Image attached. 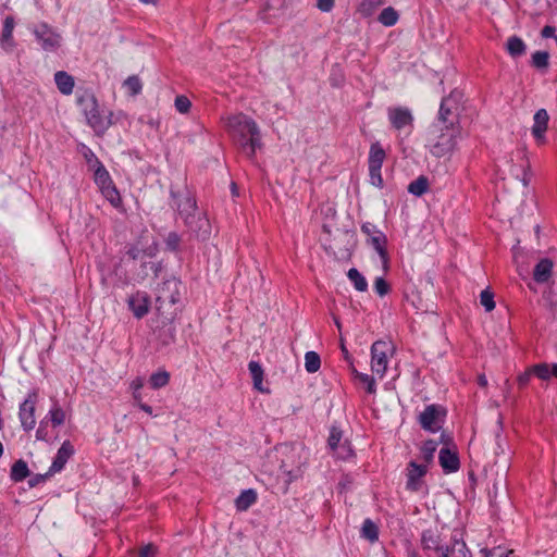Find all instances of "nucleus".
<instances>
[{"mask_svg": "<svg viewBox=\"0 0 557 557\" xmlns=\"http://www.w3.org/2000/svg\"><path fill=\"white\" fill-rule=\"evenodd\" d=\"M530 369L541 380H548L553 373V370L550 371L546 363H540Z\"/></svg>", "mask_w": 557, "mask_h": 557, "instance_id": "nucleus-44", "label": "nucleus"}, {"mask_svg": "<svg viewBox=\"0 0 557 557\" xmlns=\"http://www.w3.org/2000/svg\"><path fill=\"white\" fill-rule=\"evenodd\" d=\"M371 178H372V182H371L372 185L377 186V187L382 186V184H383L382 176H371Z\"/></svg>", "mask_w": 557, "mask_h": 557, "instance_id": "nucleus-59", "label": "nucleus"}, {"mask_svg": "<svg viewBox=\"0 0 557 557\" xmlns=\"http://www.w3.org/2000/svg\"><path fill=\"white\" fill-rule=\"evenodd\" d=\"M157 251L158 245L154 239L143 237L126 253L132 260L143 261L145 269L149 268L157 275L159 264L153 261H145L146 258H152Z\"/></svg>", "mask_w": 557, "mask_h": 557, "instance_id": "nucleus-7", "label": "nucleus"}, {"mask_svg": "<svg viewBox=\"0 0 557 557\" xmlns=\"http://www.w3.org/2000/svg\"><path fill=\"white\" fill-rule=\"evenodd\" d=\"M554 262L548 258L541 259L533 270V278L536 283L543 284L549 281L553 274Z\"/></svg>", "mask_w": 557, "mask_h": 557, "instance_id": "nucleus-23", "label": "nucleus"}, {"mask_svg": "<svg viewBox=\"0 0 557 557\" xmlns=\"http://www.w3.org/2000/svg\"><path fill=\"white\" fill-rule=\"evenodd\" d=\"M509 184L510 186L525 188L529 182L525 176H511Z\"/></svg>", "mask_w": 557, "mask_h": 557, "instance_id": "nucleus-52", "label": "nucleus"}, {"mask_svg": "<svg viewBox=\"0 0 557 557\" xmlns=\"http://www.w3.org/2000/svg\"><path fill=\"white\" fill-rule=\"evenodd\" d=\"M531 374V369H529L518 376V384L520 387H524L529 383Z\"/></svg>", "mask_w": 557, "mask_h": 557, "instance_id": "nucleus-55", "label": "nucleus"}, {"mask_svg": "<svg viewBox=\"0 0 557 557\" xmlns=\"http://www.w3.org/2000/svg\"><path fill=\"white\" fill-rule=\"evenodd\" d=\"M424 549L435 550L440 557H448V546L442 544L441 535L436 531L428 530L422 535Z\"/></svg>", "mask_w": 557, "mask_h": 557, "instance_id": "nucleus-19", "label": "nucleus"}, {"mask_svg": "<svg viewBox=\"0 0 557 557\" xmlns=\"http://www.w3.org/2000/svg\"><path fill=\"white\" fill-rule=\"evenodd\" d=\"M226 129L242 152L248 158L255 157L256 149L261 146L260 133L256 122L244 113L231 115L226 121Z\"/></svg>", "mask_w": 557, "mask_h": 557, "instance_id": "nucleus-1", "label": "nucleus"}, {"mask_svg": "<svg viewBox=\"0 0 557 557\" xmlns=\"http://www.w3.org/2000/svg\"><path fill=\"white\" fill-rule=\"evenodd\" d=\"M462 99V92L454 89L442 99L438 110V121L442 127H460L459 123V103Z\"/></svg>", "mask_w": 557, "mask_h": 557, "instance_id": "nucleus-5", "label": "nucleus"}, {"mask_svg": "<svg viewBox=\"0 0 557 557\" xmlns=\"http://www.w3.org/2000/svg\"><path fill=\"white\" fill-rule=\"evenodd\" d=\"M78 150L85 159L88 172H92V174H109L103 164L99 161V159L89 147L82 144Z\"/></svg>", "mask_w": 557, "mask_h": 557, "instance_id": "nucleus-21", "label": "nucleus"}, {"mask_svg": "<svg viewBox=\"0 0 557 557\" xmlns=\"http://www.w3.org/2000/svg\"><path fill=\"white\" fill-rule=\"evenodd\" d=\"M387 117L391 127L397 132L398 135L408 137L413 131V115L407 107H389L387 109Z\"/></svg>", "mask_w": 557, "mask_h": 557, "instance_id": "nucleus-8", "label": "nucleus"}, {"mask_svg": "<svg viewBox=\"0 0 557 557\" xmlns=\"http://www.w3.org/2000/svg\"><path fill=\"white\" fill-rule=\"evenodd\" d=\"M532 135L539 145L545 143V133L548 127L549 115L545 109H540L533 116Z\"/></svg>", "mask_w": 557, "mask_h": 557, "instance_id": "nucleus-16", "label": "nucleus"}, {"mask_svg": "<svg viewBox=\"0 0 557 557\" xmlns=\"http://www.w3.org/2000/svg\"><path fill=\"white\" fill-rule=\"evenodd\" d=\"M506 50L510 57L519 58L527 52V45L520 37L513 35L507 39Z\"/></svg>", "mask_w": 557, "mask_h": 557, "instance_id": "nucleus-27", "label": "nucleus"}, {"mask_svg": "<svg viewBox=\"0 0 557 557\" xmlns=\"http://www.w3.org/2000/svg\"><path fill=\"white\" fill-rule=\"evenodd\" d=\"M231 188H232V194L234 196H238L237 186L235 183H232Z\"/></svg>", "mask_w": 557, "mask_h": 557, "instance_id": "nucleus-61", "label": "nucleus"}, {"mask_svg": "<svg viewBox=\"0 0 557 557\" xmlns=\"http://www.w3.org/2000/svg\"><path fill=\"white\" fill-rule=\"evenodd\" d=\"M480 301L486 311H492L495 308L494 295L487 289L481 292Z\"/></svg>", "mask_w": 557, "mask_h": 557, "instance_id": "nucleus-45", "label": "nucleus"}, {"mask_svg": "<svg viewBox=\"0 0 557 557\" xmlns=\"http://www.w3.org/2000/svg\"><path fill=\"white\" fill-rule=\"evenodd\" d=\"M350 256V252L349 250H346L345 252H343L341 256H336L337 258L339 259H344V258H348Z\"/></svg>", "mask_w": 557, "mask_h": 557, "instance_id": "nucleus-62", "label": "nucleus"}, {"mask_svg": "<svg viewBox=\"0 0 557 557\" xmlns=\"http://www.w3.org/2000/svg\"><path fill=\"white\" fill-rule=\"evenodd\" d=\"M374 289L380 296H385L389 292V286L384 278L377 277L374 282Z\"/></svg>", "mask_w": 557, "mask_h": 557, "instance_id": "nucleus-50", "label": "nucleus"}, {"mask_svg": "<svg viewBox=\"0 0 557 557\" xmlns=\"http://www.w3.org/2000/svg\"><path fill=\"white\" fill-rule=\"evenodd\" d=\"M138 407L144 410L145 412L151 414L152 413V408L146 404H143L141 400L137 403Z\"/></svg>", "mask_w": 557, "mask_h": 557, "instance_id": "nucleus-58", "label": "nucleus"}, {"mask_svg": "<svg viewBox=\"0 0 557 557\" xmlns=\"http://www.w3.org/2000/svg\"><path fill=\"white\" fill-rule=\"evenodd\" d=\"M248 368L253 381V387L261 393H269V389L263 387V370L261 366L257 361H250Z\"/></svg>", "mask_w": 557, "mask_h": 557, "instance_id": "nucleus-28", "label": "nucleus"}, {"mask_svg": "<svg viewBox=\"0 0 557 557\" xmlns=\"http://www.w3.org/2000/svg\"><path fill=\"white\" fill-rule=\"evenodd\" d=\"M157 547L152 544L145 545L138 554V557H156Z\"/></svg>", "mask_w": 557, "mask_h": 557, "instance_id": "nucleus-51", "label": "nucleus"}, {"mask_svg": "<svg viewBox=\"0 0 557 557\" xmlns=\"http://www.w3.org/2000/svg\"><path fill=\"white\" fill-rule=\"evenodd\" d=\"M398 18H399L398 12L393 7H387L381 11V13L377 17V21L382 25L391 27V26H394L398 22Z\"/></svg>", "mask_w": 557, "mask_h": 557, "instance_id": "nucleus-29", "label": "nucleus"}, {"mask_svg": "<svg viewBox=\"0 0 557 557\" xmlns=\"http://www.w3.org/2000/svg\"><path fill=\"white\" fill-rule=\"evenodd\" d=\"M95 181L99 186L102 195L111 202V205L115 208L120 207L122 199L120 193L111 180V176H96Z\"/></svg>", "mask_w": 557, "mask_h": 557, "instance_id": "nucleus-14", "label": "nucleus"}, {"mask_svg": "<svg viewBox=\"0 0 557 557\" xmlns=\"http://www.w3.org/2000/svg\"><path fill=\"white\" fill-rule=\"evenodd\" d=\"M440 463L445 472H455L459 468V459L456 451L449 447H444L440 450Z\"/></svg>", "mask_w": 557, "mask_h": 557, "instance_id": "nucleus-24", "label": "nucleus"}, {"mask_svg": "<svg viewBox=\"0 0 557 557\" xmlns=\"http://www.w3.org/2000/svg\"><path fill=\"white\" fill-rule=\"evenodd\" d=\"M191 102L186 96H177L175 98V108L181 113H187L190 110Z\"/></svg>", "mask_w": 557, "mask_h": 557, "instance_id": "nucleus-46", "label": "nucleus"}, {"mask_svg": "<svg viewBox=\"0 0 557 557\" xmlns=\"http://www.w3.org/2000/svg\"><path fill=\"white\" fill-rule=\"evenodd\" d=\"M383 2V0H362L358 5L357 12L364 18L370 17Z\"/></svg>", "mask_w": 557, "mask_h": 557, "instance_id": "nucleus-30", "label": "nucleus"}, {"mask_svg": "<svg viewBox=\"0 0 557 557\" xmlns=\"http://www.w3.org/2000/svg\"><path fill=\"white\" fill-rule=\"evenodd\" d=\"M342 431L336 428H332L327 440L329 446L332 450H336L337 446L341 445Z\"/></svg>", "mask_w": 557, "mask_h": 557, "instance_id": "nucleus-47", "label": "nucleus"}, {"mask_svg": "<svg viewBox=\"0 0 557 557\" xmlns=\"http://www.w3.org/2000/svg\"><path fill=\"white\" fill-rule=\"evenodd\" d=\"M362 535L371 542L377 540V527L371 521L366 520L362 525Z\"/></svg>", "mask_w": 557, "mask_h": 557, "instance_id": "nucleus-41", "label": "nucleus"}, {"mask_svg": "<svg viewBox=\"0 0 557 557\" xmlns=\"http://www.w3.org/2000/svg\"><path fill=\"white\" fill-rule=\"evenodd\" d=\"M143 386H144V380L140 377L133 380L131 383V388L133 389V396H134L136 403L141 400V394L139 391Z\"/></svg>", "mask_w": 557, "mask_h": 557, "instance_id": "nucleus-48", "label": "nucleus"}, {"mask_svg": "<svg viewBox=\"0 0 557 557\" xmlns=\"http://www.w3.org/2000/svg\"><path fill=\"white\" fill-rule=\"evenodd\" d=\"M445 413L442 407L430 405L420 413V424L426 431L436 432L442 428Z\"/></svg>", "mask_w": 557, "mask_h": 557, "instance_id": "nucleus-10", "label": "nucleus"}, {"mask_svg": "<svg viewBox=\"0 0 557 557\" xmlns=\"http://www.w3.org/2000/svg\"><path fill=\"white\" fill-rule=\"evenodd\" d=\"M49 414L53 426L63 424L66 418L64 410L58 405L53 406Z\"/></svg>", "mask_w": 557, "mask_h": 557, "instance_id": "nucleus-42", "label": "nucleus"}, {"mask_svg": "<svg viewBox=\"0 0 557 557\" xmlns=\"http://www.w3.org/2000/svg\"><path fill=\"white\" fill-rule=\"evenodd\" d=\"M430 182L425 176H419L416 181L409 184L408 191L414 196H422L428 191Z\"/></svg>", "mask_w": 557, "mask_h": 557, "instance_id": "nucleus-33", "label": "nucleus"}, {"mask_svg": "<svg viewBox=\"0 0 557 557\" xmlns=\"http://www.w3.org/2000/svg\"><path fill=\"white\" fill-rule=\"evenodd\" d=\"M426 463L418 465L414 461L408 466V481L407 488L410 491H418L421 486V478L426 473Z\"/></svg>", "mask_w": 557, "mask_h": 557, "instance_id": "nucleus-22", "label": "nucleus"}, {"mask_svg": "<svg viewBox=\"0 0 557 557\" xmlns=\"http://www.w3.org/2000/svg\"><path fill=\"white\" fill-rule=\"evenodd\" d=\"M321 366V360L315 351H308L305 355V368L309 373H315Z\"/></svg>", "mask_w": 557, "mask_h": 557, "instance_id": "nucleus-37", "label": "nucleus"}, {"mask_svg": "<svg viewBox=\"0 0 557 557\" xmlns=\"http://www.w3.org/2000/svg\"><path fill=\"white\" fill-rule=\"evenodd\" d=\"M257 499V494L253 490H247L236 498V507L238 510H247Z\"/></svg>", "mask_w": 557, "mask_h": 557, "instance_id": "nucleus-32", "label": "nucleus"}, {"mask_svg": "<svg viewBox=\"0 0 557 557\" xmlns=\"http://www.w3.org/2000/svg\"><path fill=\"white\" fill-rule=\"evenodd\" d=\"M54 83L58 90L64 96H70L75 87L74 77L65 71L54 73Z\"/></svg>", "mask_w": 557, "mask_h": 557, "instance_id": "nucleus-25", "label": "nucleus"}, {"mask_svg": "<svg viewBox=\"0 0 557 557\" xmlns=\"http://www.w3.org/2000/svg\"><path fill=\"white\" fill-rule=\"evenodd\" d=\"M342 350H343V352L345 355V358L348 360L349 359V355H348V351H347V349H346V347L344 345H342Z\"/></svg>", "mask_w": 557, "mask_h": 557, "instance_id": "nucleus-63", "label": "nucleus"}, {"mask_svg": "<svg viewBox=\"0 0 557 557\" xmlns=\"http://www.w3.org/2000/svg\"><path fill=\"white\" fill-rule=\"evenodd\" d=\"M437 448V443L435 441H426L422 446V456L426 465H429L433 460L434 453Z\"/></svg>", "mask_w": 557, "mask_h": 557, "instance_id": "nucleus-43", "label": "nucleus"}, {"mask_svg": "<svg viewBox=\"0 0 557 557\" xmlns=\"http://www.w3.org/2000/svg\"><path fill=\"white\" fill-rule=\"evenodd\" d=\"M461 127H441L430 145V152L436 158H449L457 148Z\"/></svg>", "mask_w": 557, "mask_h": 557, "instance_id": "nucleus-4", "label": "nucleus"}, {"mask_svg": "<svg viewBox=\"0 0 557 557\" xmlns=\"http://www.w3.org/2000/svg\"><path fill=\"white\" fill-rule=\"evenodd\" d=\"M481 553L484 555V557H495V556H496V554H495V552H494V550H488V549H486V548H483V549L481 550ZM511 554H512V550H509V552L504 553V554H502V555H499V556H497V557H510V556H511Z\"/></svg>", "mask_w": 557, "mask_h": 557, "instance_id": "nucleus-56", "label": "nucleus"}, {"mask_svg": "<svg viewBox=\"0 0 557 557\" xmlns=\"http://www.w3.org/2000/svg\"><path fill=\"white\" fill-rule=\"evenodd\" d=\"M557 377V364L553 366V373Z\"/></svg>", "mask_w": 557, "mask_h": 557, "instance_id": "nucleus-64", "label": "nucleus"}, {"mask_svg": "<svg viewBox=\"0 0 557 557\" xmlns=\"http://www.w3.org/2000/svg\"><path fill=\"white\" fill-rule=\"evenodd\" d=\"M394 354V346L392 343L385 341H376L371 346V371L372 373L382 379L388 367L389 358Z\"/></svg>", "mask_w": 557, "mask_h": 557, "instance_id": "nucleus-6", "label": "nucleus"}, {"mask_svg": "<svg viewBox=\"0 0 557 557\" xmlns=\"http://www.w3.org/2000/svg\"><path fill=\"white\" fill-rule=\"evenodd\" d=\"M168 244L174 249L178 244V237L176 234L171 233L168 237Z\"/></svg>", "mask_w": 557, "mask_h": 557, "instance_id": "nucleus-57", "label": "nucleus"}, {"mask_svg": "<svg viewBox=\"0 0 557 557\" xmlns=\"http://www.w3.org/2000/svg\"><path fill=\"white\" fill-rule=\"evenodd\" d=\"M361 231L368 236V243L377 251L384 270L388 269V253L386 250L387 239L386 236L374 225L364 223Z\"/></svg>", "mask_w": 557, "mask_h": 557, "instance_id": "nucleus-9", "label": "nucleus"}, {"mask_svg": "<svg viewBox=\"0 0 557 557\" xmlns=\"http://www.w3.org/2000/svg\"><path fill=\"white\" fill-rule=\"evenodd\" d=\"M556 33V27L552 25H545L541 30L542 38H554Z\"/></svg>", "mask_w": 557, "mask_h": 557, "instance_id": "nucleus-54", "label": "nucleus"}, {"mask_svg": "<svg viewBox=\"0 0 557 557\" xmlns=\"http://www.w3.org/2000/svg\"><path fill=\"white\" fill-rule=\"evenodd\" d=\"M386 158L385 150L379 141L372 143L369 150V174H381L382 164Z\"/></svg>", "mask_w": 557, "mask_h": 557, "instance_id": "nucleus-17", "label": "nucleus"}, {"mask_svg": "<svg viewBox=\"0 0 557 557\" xmlns=\"http://www.w3.org/2000/svg\"><path fill=\"white\" fill-rule=\"evenodd\" d=\"M178 301V283L175 280H169L164 282L159 289V294L157 296V302L160 306L164 304L174 305Z\"/></svg>", "mask_w": 557, "mask_h": 557, "instance_id": "nucleus-18", "label": "nucleus"}, {"mask_svg": "<svg viewBox=\"0 0 557 557\" xmlns=\"http://www.w3.org/2000/svg\"><path fill=\"white\" fill-rule=\"evenodd\" d=\"M351 371L355 374V377L358 379L362 384L366 385L368 393H370V394L375 393L376 388H375V381H374L373 376L366 374V373L358 372L354 367L351 368Z\"/></svg>", "mask_w": 557, "mask_h": 557, "instance_id": "nucleus-39", "label": "nucleus"}, {"mask_svg": "<svg viewBox=\"0 0 557 557\" xmlns=\"http://www.w3.org/2000/svg\"><path fill=\"white\" fill-rule=\"evenodd\" d=\"M337 458L347 459L351 456L352 450L346 443L337 446L336 450H333Z\"/></svg>", "mask_w": 557, "mask_h": 557, "instance_id": "nucleus-49", "label": "nucleus"}, {"mask_svg": "<svg viewBox=\"0 0 557 557\" xmlns=\"http://www.w3.org/2000/svg\"><path fill=\"white\" fill-rule=\"evenodd\" d=\"M29 475L27 463L20 459L15 461L11 469V479L14 482H21Z\"/></svg>", "mask_w": 557, "mask_h": 557, "instance_id": "nucleus-31", "label": "nucleus"}, {"mask_svg": "<svg viewBox=\"0 0 557 557\" xmlns=\"http://www.w3.org/2000/svg\"><path fill=\"white\" fill-rule=\"evenodd\" d=\"M172 194L173 197L178 198L177 210L185 224L196 234L206 237L209 233L210 224L208 219L197 211L196 200L193 195L188 190L182 194Z\"/></svg>", "mask_w": 557, "mask_h": 557, "instance_id": "nucleus-2", "label": "nucleus"}, {"mask_svg": "<svg viewBox=\"0 0 557 557\" xmlns=\"http://www.w3.org/2000/svg\"><path fill=\"white\" fill-rule=\"evenodd\" d=\"M35 36L46 51H54L60 46L59 35L53 33L47 24H42L39 29L35 30Z\"/></svg>", "mask_w": 557, "mask_h": 557, "instance_id": "nucleus-15", "label": "nucleus"}, {"mask_svg": "<svg viewBox=\"0 0 557 557\" xmlns=\"http://www.w3.org/2000/svg\"><path fill=\"white\" fill-rule=\"evenodd\" d=\"M478 382L482 387H485L487 385V379L484 374L479 376Z\"/></svg>", "mask_w": 557, "mask_h": 557, "instance_id": "nucleus-60", "label": "nucleus"}, {"mask_svg": "<svg viewBox=\"0 0 557 557\" xmlns=\"http://www.w3.org/2000/svg\"><path fill=\"white\" fill-rule=\"evenodd\" d=\"M125 87L127 88L129 95L136 96L141 92L143 84L138 76L132 75L127 77L124 82Z\"/></svg>", "mask_w": 557, "mask_h": 557, "instance_id": "nucleus-40", "label": "nucleus"}, {"mask_svg": "<svg viewBox=\"0 0 557 557\" xmlns=\"http://www.w3.org/2000/svg\"><path fill=\"white\" fill-rule=\"evenodd\" d=\"M448 557H471L465 542L454 540L451 546H448Z\"/></svg>", "mask_w": 557, "mask_h": 557, "instance_id": "nucleus-36", "label": "nucleus"}, {"mask_svg": "<svg viewBox=\"0 0 557 557\" xmlns=\"http://www.w3.org/2000/svg\"><path fill=\"white\" fill-rule=\"evenodd\" d=\"M73 445L69 441H65L59 448L57 456L50 467L49 473H57L61 471L64 468L67 460L73 456Z\"/></svg>", "mask_w": 557, "mask_h": 557, "instance_id": "nucleus-20", "label": "nucleus"}, {"mask_svg": "<svg viewBox=\"0 0 557 557\" xmlns=\"http://www.w3.org/2000/svg\"><path fill=\"white\" fill-rule=\"evenodd\" d=\"M128 307L137 319L144 318L150 308V298L145 292H136L127 300Z\"/></svg>", "mask_w": 557, "mask_h": 557, "instance_id": "nucleus-13", "label": "nucleus"}, {"mask_svg": "<svg viewBox=\"0 0 557 557\" xmlns=\"http://www.w3.org/2000/svg\"><path fill=\"white\" fill-rule=\"evenodd\" d=\"M76 101L86 116L87 124L96 134H103L110 127L111 119L100 113L98 100L92 91L85 90L77 96Z\"/></svg>", "mask_w": 557, "mask_h": 557, "instance_id": "nucleus-3", "label": "nucleus"}, {"mask_svg": "<svg viewBox=\"0 0 557 557\" xmlns=\"http://www.w3.org/2000/svg\"><path fill=\"white\" fill-rule=\"evenodd\" d=\"M286 459L282 460L281 469L290 478L298 476L305 461L301 458V450L294 447H286Z\"/></svg>", "mask_w": 557, "mask_h": 557, "instance_id": "nucleus-12", "label": "nucleus"}, {"mask_svg": "<svg viewBox=\"0 0 557 557\" xmlns=\"http://www.w3.org/2000/svg\"><path fill=\"white\" fill-rule=\"evenodd\" d=\"M170 381V373L166 371H158L156 373H152L149 383L152 388L158 389L165 385H168Z\"/></svg>", "mask_w": 557, "mask_h": 557, "instance_id": "nucleus-38", "label": "nucleus"}, {"mask_svg": "<svg viewBox=\"0 0 557 557\" xmlns=\"http://www.w3.org/2000/svg\"><path fill=\"white\" fill-rule=\"evenodd\" d=\"M334 4L335 0H318L317 7L322 12H330L334 8Z\"/></svg>", "mask_w": 557, "mask_h": 557, "instance_id": "nucleus-53", "label": "nucleus"}, {"mask_svg": "<svg viewBox=\"0 0 557 557\" xmlns=\"http://www.w3.org/2000/svg\"><path fill=\"white\" fill-rule=\"evenodd\" d=\"M15 26L14 17L9 15L3 21L2 33L0 37L1 47L4 50H11L14 46L13 29Z\"/></svg>", "mask_w": 557, "mask_h": 557, "instance_id": "nucleus-26", "label": "nucleus"}, {"mask_svg": "<svg viewBox=\"0 0 557 557\" xmlns=\"http://www.w3.org/2000/svg\"><path fill=\"white\" fill-rule=\"evenodd\" d=\"M531 65L536 70H547L549 66V53L547 51H535L531 57Z\"/></svg>", "mask_w": 557, "mask_h": 557, "instance_id": "nucleus-34", "label": "nucleus"}, {"mask_svg": "<svg viewBox=\"0 0 557 557\" xmlns=\"http://www.w3.org/2000/svg\"><path fill=\"white\" fill-rule=\"evenodd\" d=\"M37 399L38 394L36 392H32L20 406L18 417L21 420L22 428L25 431H30L36 425L35 408Z\"/></svg>", "mask_w": 557, "mask_h": 557, "instance_id": "nucleus-11", "label": "nucleus"}, {"mask_svg": "<svg viewBox=\"0 0 557 557\" xmlns=\"http://www.w3.org/2000/svg\"><path fill=\"white\" fill-rule=\"evenodd\" d=\"M347 276L358 292H366L368 289V282L366 277L357 269H350Z\"/></svg>", "mask_w": 557, "mask_h": 557, "instance_id": "nucleus-35", "label": "nucleus"}]
</instances>
